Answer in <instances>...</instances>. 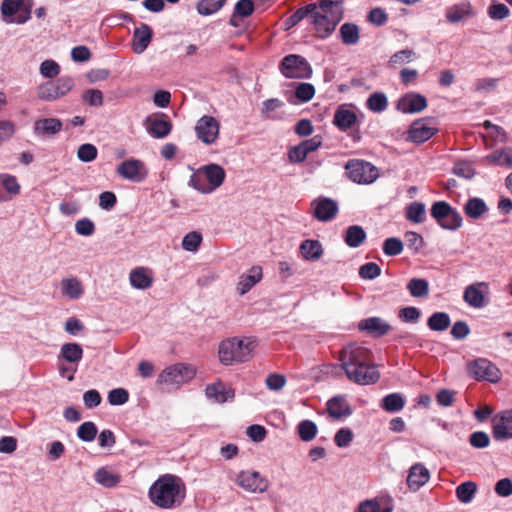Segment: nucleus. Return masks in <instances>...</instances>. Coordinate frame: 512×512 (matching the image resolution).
<instances>
[{"label": "nucleus", "instance_id": "62", "mask_svg": "<svg viewBox=\"0 0 512 512\" xmlns=\"http://www.w3.org/2000/svg\"><path fill=\"white\" fill-rule=\"evenodd\" d=\"M488 15L491 19L503 20L510 15V10L505 4L496 3L489 6Z\"/></svg>", "mask_w": 512, "mask_h": 512}, {"label": "nucleus", "instance_id": "6", "mask_svg": "<svg viewBox=\"0 0 512 512\" xmlns=\"http://www.w3.org/2000/svg\"><path fill=\"white\" fill-rule=\"evenodd\" d=\"M430 213L437 224L445 230L455 231L462 226L461 214L446 201L434 202Z\"/></svg>", "mask_w": 512, "mask_h": 512}, {"label": "nucleus", "instance_id": "26", "mask_svg": "<svg viewBox=\"0 0 512 512\" xmlns=\"http://www.w3.org/2000/svg\"><path fill=\"white\" fill-rule=\"evenodd\" d=\"M206 396L214 399L218 403H224L234 398L235 393L231 388H227L223 383L219 382L206 387Z\"/></svg>", "mask_w": 512, "mask_h": 512}, {"label": "nucleus", "instance_id": "53", "mask_svg": "<svg viewBox=\"0 0 512 512\" xmlns=\"http://www.w3.org/2000/svg\"><path fill=\"white\" fill-rule=\"evenodd\" d=\"M97 148L90 143L80 145L77 151V157L82 162H91L97 157Z\"/></svg>", "mask_w": 512, "mask_h": 512}, {"label": "nucleus", "instance_id": "43", "mask_svg": "<svg viewBox=\"0 0 512 512\" xmlns=\"http://www.w3.org/2000/svg\"><path fill=\"white\" fill-rule=\"evenodd\" d=\"M225 3L226 0H200L196 9L200 15L208 16L219 11Z\"/></svg>", "mask_w": 512, "mask_h": 512}, {"label": "nucleus", "instance_id": "39", "mask_svg": "<svg viewBox=\"0 0 512 512\" xmlns=\"http://www.w3.org/2000/svg\"><path fill=\"white\" fill-rule=\"evenodd\" d=\"M315 9L314 4H308L306 6H303L299 9H297L292 15H290L283 23L284 29L289 30L296 26L299 22H301L303 19L308 18L309 19V13Z\"/></svg>", "mask_w": 512, "mask_h": 512}, {"label": "nucleus", "instance_id": "3", "mask_svg": "<svg viewBox=\"0 0 512 512\" xmlns=\"http://www.w3.org/2000/svg\"><path fill=\"white\" fill-rule=\"evenodd\" d=\"M313 4L315 9L309 13V21L317 35L325 39L343 18V0H318Z\"/></svg>", "mask_w": 512, "mask_h": 512}, {"label": "nucleus", "instance_id": "40", "mask_svg": "<svg viewBox=\"0 0 512 512\" xmlns=\"http://www.w3.org/2000/svg\"><path fill=\"white\" fill-rule=\"evenodd\" d=\"M426 209L422 202H412L406 207V218L413 223H423L425 221Z\"/></svg>", "mask_w": 512, "mask_h": 512}, {"label": "nucleus", "instance_id": "21", "mask_svg": "<svg viewBox=\"0 0 512 512\" xmlns=\"http://www.w3.org/2000/svg\"><path fill=\"white\" fill-rule=\"evenodd\" d=\"M153 31L151 27L142 23L140 27L136 28L133 32V50L135 53L140 54L144 52L151 42Z\"/></svg>", "mask_w": 512, "mask_h": 512}, {"label": "nucleus", "instance_id": "25", "mask_svg": "<svg viewBox=\"0 0 512 512\" xmlns=\"http://www.w3.org/2000/svg\"><path fill=\"white\" fill-rule=\"evenodd\" d=\"M262 278V269L259 266L250 268L248 274L242 275L237 285V290L240 295L246 294L251 288L256 285Z\"/></svg>", "mask_w": 512, "mask_h": 512}, {"label": "nucleus", "instance_id": "49", "mask_svg": "<svg viewBox=\"0 0 512 512\" xmlns=\"http://www.w3.org/2000/svg\"><path fill=\"white\" fill-rule=\"evenodd\" d=\"M202 242V235L197 231L186 234L182 240V248L189 252H195Z\"/></svg>", "mask_w": 512, "mask_h": 512}, {"label": "nucleus", "instance_id": "47", "mask_svg": "<svg viewBox=\"0 0 512 512\" xmlns=\"http://www.w3.org/2000/svg\"><path fill=\"white\" fill-rule=\"evenodd\" d=\"M206 181L207 180H206L203 172L200 171V169H199L196 173H193L190 176L189 186L193 187L195 190H197L203 194H208V193H211L212 190H211V187L208 185V183H206Z\"/></svg>", "mask_w": 512, "mask_h": 512}, {"label": "nucleus", "instance_id": "33", "mask_svg": "<svg viewBox=\"0 0 512 512\" xmlns=\"http://www.w3.org/2000/svg\"><path fill=\"white\" fill-rule=\"evenodd\" d=\"M300 252L306 260L315 261L321 257L323 249L318 240L307 239L301 243Z\"/></svg>", "mask_w": 512, "mask_h": 512}, {"label": "nucleus", "instance_id": "29", "mask_svg": "<svg viewBox=\"0 0 512 512\" xmlns=\"http://www.w3.org/2000/svg\"><path fill=\"white\" fill-rule=\"evenodd\" d=\"M357 121V115L352 110L340 106L334 114L333 123L342 131L351 128Z\"/></svg>", "mask_w": 512, "mask_h": 512}, {"label": "nucleus", "instance_id": "57", "mask_svg": "<svg viewBox=\"0 0 512 512\" xmlns=\"http://www.w3.org/2000/svg\"><path fill=\"white\" fill-rule=\"evenodd\" d=\"M354 437V434L351 429L349 428H341L339 429L335 436H334V442L336 446L339 448H345L350 445Z\"/></svg>", "mask_w": 512, "mask_h": 512}, {"label": "nucleus", "instance_id": "8", "mask_svg": "<svg viewBox=\"0 0 512 512\" xmlns=\"http://www.w3.org/2000/svg\"><path fill=\"white\" fill-rule=\"evenodd\" d=\"M229 479L248 493H264L269 487L268 480L254 470H242L238 473L230 472Z\"/></svg>", "mask_w": 512, "mask_h": 512}, {"label": "nucleus", "instance_id": "18", "mask_svg": "<svg viewBox=\"0 0 512 512\" xmlns=\"http://www.w3.org/2000/svg\"><path fill=\"white\" fill-rule=\"evenodd\" d=\"M475 11L469 1L454 4L446 9V19L451 23H458L466 18L475 16Z\"/></svg>", "mask_w": 512, "mask_h": 512}, {"label": "nucleus", "instance_id": "51", "mask_svg": "<svg viewBox=\"0 0 512 512\" xmlns=\"http://www.w3.org/2000/svg\"><path fill=\"white\" fill-rule=\"evenodd\" d=\"M403 251V243L399 238L390 237L383 243V252L388 256H396Z\"/></svg>", "mask_w": 512, "mask_h": 512}, {"label": "nucleus", "instance_id": "23", "mask_svg": "<svg viewBox=\"0 0 512 512\" xmlns=\"http://www.w3.org/2000/svg\"><path fill=\"white\" fill-rule=\"evenodd\" d=\"M200 171L203 172L212 192L223 184L226 176L225 170L218 164H208L200 168Z\"/></svg>", "mask_w": 512, "mask_h": 512}, {"label": "nucleus", "instance_id": "58", "mask_svg": "<svg viewBox=\"0 0 512 512\" xmlns=\"http://www.w3.org/2000/svg\"><path fill=\"white\" fill-rule=\"evenodd\" d=\"M469 443L474 448L483 449L489 446L490 437L486 432L475 431L470 435Z\"/></svg>", "mask_w": 512, "mask_h": 512}, {"label": "nucleus", "instance_id": "9", "mask_svg": "<svg viewBox=\"0 0 512 512\" xmlns=\"http://www.w3.org/2000/svg\"><path fill=\"white\" fill-rule=\"evenodd\" d=\"M74 87V80L64 76L57 80L47 81L37 88V97L41 100L53 102L65 96Z\"/></svg>", "mask_w": 512, "mask_h": 512}, {"label": "nucleus", "instance_id": "32", "mask_svg": "<svg viewBox=\"0 0 512 512\" xmlns=\"http://www.w3.org/2000/svg\"><path fill=\"white\" fill-rule=\"evenodd\" d=\"M481 285H485V284L479 283L478 285H469L464 290L463 299L471 307L481 308V307L485 306L484 294L479 289V286H481Z\"/></svg>", "mask_w": 512, "mask_h": 512}, {"label": "nucleus", "instance_id": "60", "mask_svg": "<svg viewBox=\"0 0 512 512\" xmlns=\"http://www.w3.org/2000/svg\"><path fill=\"white\" fill-rule=\"evenodd\" d=\"M255 10V5L253 0H239L236 2L234 6V11L236 15H239L240 18H246L253 14Z\"/></svg>", "mask_w": 512, "mask_h": 512}, {"label": "nucleus", "instance_id": "4", "mask_svg": "<svg viewBox=\"0 0 512 512\" xmlns=\"http://www.w3.org/2000/svg\"><path fill=\"white\" fill-rule=\"evenodd\" d=\"M255 341L250 338H227L219 344V361L226 366L243 363L252 357Z\"/></svg>", "mask_w": 512, "mask_h": 512}, {"label": "nucleus", "instance_id": "11", "mask_svg": "<svg viewBox=\"0 0 512 512\" xmlns=\"http://www.w3.org/2000/svg\"><path fill=\"white\" fill-rule=\"evenodd\" d=\"M467 372L469 376L477 381L496 383L501 378L498 367L486 358H478L469 362Z\"/></svg>", "mask_w": 512, "mask_h": 512}, {"label": "nucleus", "instance_id": "1", "mask_svg": "<svg viewBox=\"0 0 512 512\" xmlns=\"http://www.w3.org/2000/svg\"><path fill=\"white\" fill-rule=\"evenodd\" d=\"M339 361L347 378L358 385L374 384L380 378L377 366L372 363L371 351L363 346H345L339 353Z\"/></svg>", "mask_w": 512, "mask_h": 512}, {"label": "nucleus", "instance_id": "7", "mask_svg": "<svg viewBox=\"0 0 512 512\" xmlns=\"http://www.w3.org/2000/svg\"><path fill=\"white\" fill-rule=\"evenodd\" d=\"M279 70L284 77L289 79H306L310 78L312 74L309 62L298 54L285 56L279 64Z\"/></svg>", "mask_w": 512, "mask_h": 512}, {"label": "nucleus", "instance_id": "45", "mask_svg": "<svg viewBox=\"0 0 512 512\" xmlns=\"http://www.w3.org/2000/svg\"><path fill=\"white\" fill-rule=\"evenodd\" d=\"M477 491V485L472 481L461 483L456 488V496L462 503H469L472 501L474 494Z\"/></svg>", "mask_w": 512, "mask_h": 512}, {"label": "nucleus", "instance_id": "19", "mask_svg": "<svg viewBox=\"0 0 512 512\" xmlns=\"http://www.w3.org/2000/svg\"><path fill=\"white\" fill-rule=\"evenodd\" d=\"M429 478V470L423 464L416 463L409 470L407 485L411 490L417 491L428 482Z\"/></svg>", "mask_w": 512, "mask_h": 512}, {"label": "nucleus", "instance_id": "46", "mask_svg": "<svg viewBox=\"0 0 512 512\" xmlns=\"http://www.w3.org/2000/svg\"><path fill=\"white\" fill-rule=\"evenodd\" d=\"M98 429L94 422L86 421L77 429V436L84 442H91L95 439Z\"/></svg>", "mask_w": 512, "mask_h": 512}, {"label": "nucleus", "instance_id": "64", "mask_svg": "<svg viewBox=\"0 0 512 512\" xmlns=\"http://www.w3.org/2000/svg\"><path fill=\"white\" fill-rule=\"evenodd\" d=\"M75 231L81 236H91L95 232V224L89 218H82L76 221Z\"/></svg>", "mask_w": 512, "mask_h": 512}, {"label": "nucleus", "instance_id": "5", "mask_svg": "<svg viewBox=\"0 0 512 512\" xmlns=\"http://www.w3.org/2000/svg\"><path fill=\"white\" fill-rule=\"evenodd\" d=\"M344 168L347 177L357 184H372L379 177L378 168L362 159H350L346 162Z\"/></svg>", "mask_w": 512, "mask_h": 512}, {"label": "nucleus", "instance_id": "12", "mask_svg": "<svg viewBox=\"0 0 512 512\" xmlns=\"http://www.w3.org/2000/svg\"><path fill=\"white\" fill-rule=\"evenodd\" d=\"M117 174L123 179L140 183L147 177L148 170L141 160L131 158L118 165Z\"/></svg>", "mask_w": 512, "mask_h": 512}, {"label": "nucleus", "instance_id": "41", "mask_svg": "<svg viewBox=\"0 0 512 512\" xmlns=\"http://www.w3.org/2000/svg\"><path fill=\"white\" fill-rule=\"evenodd\" d=\"M407 289L411 296L425 298L429 294V283L425 279L412 278L407 284Z\"/></svg>", "mask_w": 512, "mask_h": 512}, {"label": "nucleus", "instance_id": "27", "mask_svg": "<svg viewBox=\"0 0 512 512\" xmlns=\"http://www.w3.org/2000/svg\"><path fill=\"white\" fill-rule=\"evenodd\" d=\"M146 123H149L146 127L147 132L154 138L161 139L168 136L172 130V124L169 120L165 119H153L150 117L146 118Z\"/></svg>", "mask_w": 512, "mask_h": 512}, {"label": "nucleus", "instance_id": "17", "mask_svg": "<svg viewBox=\"0 0 512 512\" xmlns=\"http://www.w3.org/2000/svg\"><path fill=\"white\" fill-rule=\"evenodd\" d=\"M358 329L373 337H382L389 332L391 326L380 317H369L358 323Z\"/></svg>", "mask_w": 512, "mask_h": 512}, {"label": "nucleus", "instance_id": "2", "mask_svg": "<svg viewBox=\"0 0 512 512\" xmlns=\"http://www.w3.org/2000/svg\"><path fill=\"white\" fill-rule=\"evenodd\" d=\"M186 487L182 479L173 474L160 476L150 487V500L162 509H172L182 504Z\"/></svg>", "mask_w": 512, "mask_h": 512}, {"label": "nucleus", "instance_id": "24", "mask_svg": "<svg viewBox=\"0 0 512 512\" xmlns=\"http://www.w3.org/2000/svg\"><path fill=\"white\" fill-rule=\"evenodd\" d=\"M130 284L133 288L139 290H146L152 286L153 277L147 269L137 267L130 272Z\"/></svg>", "mask_w": 512, "mask_h": 512}, {"label": "nucleus", "instance_id": "28", "mask_svg": "<svg viewBox=\"0 0 512 512\" xmlns=\"http://www.w3.org/2000/svg\"><path fill=\"white\" fill-rule=\"evenodd\" d=\"M327 410L332 418L340 419L351 415L352 410L347 401L341 397L336 396L327 402Z\"/></svg>", "mask_w": 512, "mask_h": 512}, {"label": "nucleus", "instance_id": "38", "mask_svg": "<svg viewBox=\"0 0 512 512\" xmlns=\"http://www.w3.org/2000/svg\"><path fill=\"white\" fill-rule=\"evenodd\" d=\"M405 406V399L400 393H391L381 400V407L387 412H399Z\"/></svg>", "mask_w": 512, "mask_h": 512}, {"label": "nucleus", "instance_id": "36", "mask_svg": "<svg viewBox=\"0 0 512 512\" xmlns=\"http://www.w3.org/2000/svg\"><path fill=\"white\" fill-rule=\"evenodd\" d=\"M341 41L345 45H355L359 42V27L354 23H344L340 27Z\"/></svg>", "mask_w": 512, "mask_h": 512}, {"label": "nucleus", "instance_id": "34", "mask_svg": "<svg viewBox=\"0 0 512 512\" xmlns=\"http://www.w3.org/2000/svg\"><path fill=\"white\" fill-rule=\"evenodd\" d=\"M60 357L69 363L77 364L83 357V349L78 343H64L61 346Z\"/></svg>", "mask_w": 512, "mask_h": 512}, {"label": "nucleus", "instance_id": "22", "mask_svg": "<svg viewBox=\"0 0 512 512\" xmlns=\"http://www.w3.org/2000/svg\"><path fill=\"white\" fill-rule=\"evenodd\" d=\"M62 126V122L58 118H43L35 121L33 128L37 136L43 137L59 133Z\"/></svg>", "mask_w": 512, "mask_h": 512}, {"label": "nucleus", "instance_id": "14", "mask_svg": "<svg viewBox=\"0 0 512 512\" xmlns=\"http://www.w3.org/2000/svg\"><path fill=\"white\" fill-rule=\"evenodd\" d=\"M427 99L416 92L404 94L397 101L396 108L405 114L419 113L427 108Z\"/></svg>", "mask_w": 512, "mask_h": 512}, {"label": "nucleus", "instance_id": "59", "mask_svg": "<svg viewBox=\"0 0 512 512\" xmlns=\"http://www.w3.org/2000/svg\"><path fill=\"white\" fill-rule=\"evenodd\" d=\"M24 0H3L1 4V13L4 17L15 15L23 6Z\"/></svg>", "mask_w": 512, "mask_h": 512}, {"label": "nucleus", "instance_id": "13", "mask_svg": "<svg viewBox=\"0 0 512 512\" xmlns=\"http://www.w3.org/2000/svg\"><path fill=\"white\" fill-rule=\"evenodd\" d=\"M220 124L212 116L204 115L196 123L195 132L199 140L206 145L216 142L219 135Z\"/></svg>", "mask_w": 512, "mask_h": 512}, {"label": "nucleus", "instance_id": "55", "mask_svg": "<svg viewBox=\"0 0 512 512\" xmlns=\"http://www.w3.org/2000/svg\"><path fill=\"white\" fill-rule=\"evenodd\" d=\"M129 400V393L124 388H115L108 393V402L111 405L119 406L125 404Z\"/></svg>", "mask_w": 512, "mask_h": 512}, {"label": "nucleus", "instance_id": "54", "mask_svg": "<svg viewBox=\"0 0 512 512\" xmlns=\"http://www.w3.org/2000/svg\"><path fill=\"white\" fill-rule=\"evenodd\" d=\"M40 73L45 78H55L60 73V66L54 60H45L40 64Z\"/></svg>", "mask_w": 512, "mask_h": 512}, {"label": "nucleus", "instance_id": "10", "mask_svg": "<svg viewBox=\"0 0 512 512\" xmlns=\"http://www.w3.org/2000/svg\"><path fill=\"white\" fill-rule=\"evenodd\" d=\"M195 376V370L187 364L177 363L165 368L157 379L158 384L180 386Z\"/></svg>", "mask_w": 512, "mask_h": 512}, {"label": "nucleus", "instance_id": "56", "mask_svg": "<svg viewBox=\"0 0 512 512\" xmlns=\"http://www.w3.org/2000/svg\"><path fill=\"white\" fill-rule=\"evenodd\" d=\"M381 273V268L374 262H368L362 265L359 269V276L362 279L373 280Z\"/></svg>", "mask_w": 512, "mask_h": 512}, {"label": "nucleus", "instance_id": "61", "mask_svg": "<svg viewBox=\"0 0 512 512\" xmlns=\"http://www.w3.org/2000/svg\"><path fill=\"white\" fill-rule=\"evenodd\" d=\"M82 99L90 106L100 107L103 105V93L98 89H88L84 91Z\"/></svg>", "mask_w": 512, "mask_h": 512}, {"label": "nucleus", "instance_id": "52", "mask_svg": "<svg viewBox=\"0 0 512 512\" xmlns=\"http://www.w3.org/2000/svg\"><path fill=\"white\" fill-rule=\"evenodd\" d=\"M5 189L10 194H18L20 186L17 182L16 177L8 174L0 175V189ZM2 197L0 196V201Z\"/></svg>", "mask_w": 512, "mask_h": 512}, {"label": "nucleus", "instance_id": "16", "mask_svg": "<svg viewBox=\"0 0 512 512\" xmlns=\"http://www.w3.org/2000/svg\"><path fill=\"white\" fill-rule=\"evenodd\" d=\"M437 128L430 126L425 120L414 121L408 130V138L414 143H424L434 136Z\"/></svg>", "mask_w": 512, "mask_h": 512}, {"label": "nucleus", "instance_id": "37", "mask_svg": "<svg viewBox=\"0 0 512 512\" xmlns=\"http://www.w3.org/2000/svg\"><path fill=\"white\" fill-rule=\"evenodd\" d=\"M451 319L446 312H435L427 320V326L432 331H445L450 326Z\"/></svg>", "mask_w": 512, "mask_h": 512}, {"label": "nucleus", "instance_id": "50", "mask_svg": "<svg viewBox=\"0 0 512 512\" xmlns=\"http://www.w3.org/2000/svg\"><path fill=\"white\" fill-rule=\"evenodd\" d=\"M315 95V88L310 83H299L295 88V96L300 102H308Z\"/></svg>", "mask_w": 512, "mask_h": 512}, {"label": "nucleus", "instance_id": "63", "mask_svg": "<svg viewBox=\"0 0 512 512\" xmlns=\"http://www.w3.org/2000/svg\"><path fill=\"white\" fill-rule=\"evenodd\" d=\"M265 384L271 391H280L286 384V378L282 374L271 373L266 377Z\"/></svg>", "mask_w": 512, "mask_h": 512}, {"label": "nucleus", "instance_id": "15", "mask_svg": "<svg viewBox=\"0 0 512 512\" xmlns=\"http://www.w3.org/2000/svg\"><path fill=\"white\" fill-rule=\"evenodd\" d=\"M313 216L322 222H328L338 213V204L331 198L319 197L312 202Z\"/></svg>", "mask_w": 512, "mask_h": 512}, {"label": "nucleus", "instance_id": "42", "mask_svg": "<svg viewBox=\"0 0 512 512\" xmlns=\"http://www.w3.org/2000/svg\"><path fill=\"white\" fill-rule=\"evenodd\" d=\"M297 432L299 435V438L304 442H310L312 441L318 432L317 425L312 420H302L297 425Z\"/></svg>", "mask_w": 512, "mask_h": 512}, {"label": "nucleus", "instance_id": "30", "mask_svg": "<svg viewBox=\"0 0 512 512\" xmlns=\"http://www.w3.org/2000/svg\"><path fill=\"white\" fill-rule=\"evenodd\" d=\"M463 210L468 218L479 219L487 213L488 207L483 199L472 197L464 204Z\"/></svg>", "mask_w": 512, "mask_h": 512}, {"label": "nucleus", "instance_id": "31", "mask_svg": "<svg viewBox=\"0 0 512 512\" xmlns=\"http://www.w3.org/2000/svg\"><path fill=\"white\" fill-rule=\"evenodd\" d=\"M366 240V232L363 227L359 225L349 226L344 233V241L347 246L357 248L361 246Z\"/></svg>", "mask_w": 512, "mask_h": 512}, {"label": "nucleus", "instance_id": "44", "mask_svg": "<svg viewBox=\"0 0 512 512\" xmlns=\"http://www.w3.org/2000/svg\"><path fill=\"white\" fill-rule=\"evenodd\" d=\"M366 105L371 111L381 113L386 110L388 99L384 93L375 92L368 97Z\"/></svg>", "mask_w": 512, "mask_h": 512}, {"label": "nucleus", "instance_id": "35", "mask_svg": "<svg viewBox=\"0 0 512 512\" xmlns=\"http://www.w3.org/2000/svg\"><path fill=\"white\" fill-rule=\"evenodd\" d=\"M95 481L105 488H113L121 481V476L117 473L102 467L95 472Z\"/></svg>", "mask_w": 512, "mask_h": 512}, {"label": "nucleus", "instance_id": "48", "mask_svg": "<svg viewBox=\"0 0 512 512\" xmlns=\"http://www.w3.org/2000/svg\"><path fill=\"white\" fill-rule=\"evenodd\" d=\"M492 434L495 440L502 441L512 438V429L494 417L492 420Z\"/></svg>", "mask_w": 512, "mask_h": 512}, {"label": "nucleus", "instance_id": "20", "mask_svg": "<svg viewBox=\"0 0 512 512\" xmlns=\"http://www.w3.org/2000/svg\"><path fill=\"white\" fill-rule=\"evenodd\" d=\"M61 293L70 300H78L84 294L82 282L75 276L65 277L60 282Z\"/></svg>", "mask_w": 512, "mask_h": 512}]
</instances>
